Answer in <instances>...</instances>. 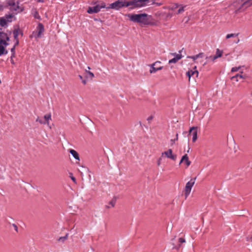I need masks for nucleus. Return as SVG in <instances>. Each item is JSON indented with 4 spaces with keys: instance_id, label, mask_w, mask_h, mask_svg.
<instances>
[{
    "instance_id": "603ef678",
    "label": "nucleus",
    "mask_w": 252,
    "mask_h": 252,
    "mask_svg": "<svg viewBox=\"0 0 252 252\" xmlns=\"http://www.w3.org/2000/svg\"><path fill=\"white\" fill-rule=\"evenodd\" d=\"M189 149H190V148H189V150H188V151H187V152H188V153H189Z\"/></svg>"
},
{
    "instance_id": "4d7b16f0",
    "label": "nucleus",
    "mask_w": 252,
    "mask_h": 252,
    "mask_svg": "<svg viewBox=\"0 0 252 252\" xmlns=\"http://www.w3.org/2000/svg\"><path fill=\"white\" fill-rule=\"evenodd\" d=\"M0 83H1V80H0Z\"/></svg>"
},
{
    "instance_id": "8fccbe9b",
    "label": "nucleus",
    "mask_w": 252,
    "mask_h": 252,
    "mask_svg": "<svg viewBox=\"0 0 252 252\" xmlns=\"http://www.w3.org/2000/svg\"><path fill=\"white\" fill-rule=\"evenodd\" d=\"M6 40H9V38L8 36H6Z\"/></svg>"
},
{
    "instance_id": "6ab92c4d",
    "label": "nucleus",
    "mask_w": 252,
    "mask_h": 252,
    "mask_svg": "<svg viewBox=\"0 0 252 252\" xmlns=\"http://www.w3.org/2000/svg\"><path fill=\"white\" fill-rule=\"evenodd\" d=\"M70 154L74 157V158L77 160H79V156L78 153L73 149L69 150Z\"/></svg>"
},
{
    "instance_id": "ddd939ff",
    "label": "nucleus",
    "mask_w": 252,
    "mask_h": 252,
    "mask_svg": "<svg viewBox=\"0 0 252 252\" xmlns=\"http://www.w3.org/2000/svg\"><path fill=\"white\" fill-rule=\"evenodd\" d=\"M172 54L174 55L175 57L169 60V63H175L182 58V56L181 54H176V53H173Z\"/></svg>"
},
{
    "instance_id": "79ce46f5",
    "label": "nucleus",
    "mask_w": 252,
    "mask_h": 252,
    "mask_svg": "<svg viewBox=\"0 0 252 252\" xmlns=\"http://www.w3.org/2000/svg\"><path fill=\"white\" fill-rule=\"evenodd\" d=\"M172 16V14L168 13L167 15V17L171 18Z\"/></svg>"
},
{
    "instance_id": "e433bc0d",
    "label": "nucleus",
    "mask_w": 252,
    "mask_h": 252,
    "mask_svg": "<svg viewBox=\"0 0 252 252\" xmlns=\"http://www.w3.org/2000/svg\"><path fill=\"white\" fill-rule=\"evenodd\" d=\"M19 42L18 39L15 40V43L14 45H13V46H15L16 47V46L19 44Z\"/></svg>"
},
{
    "instance_id": "72a5a7b5",
    "label": "nucleus",
    "mask_w": 252,
    "mask_h": 252,
    "mask_svg": "<svg viewBox=\"0 0 252 252\" xmlns=\"http://www.w3.org/2000/svg\"><path fill=\"white\" fill-rule=\"evenodd\" d=\"M12 226L14 227V230L17 232H18V227L15 224H12Z\"/></svg>"
},
{
    "instance_id": "423d86ee",
    "label": "nucleus",
    "mask_w": 252,
    "mask_h": 252,
    "mask_svg": "<svg viewBox=\"0 0 252 252\" xmlns=\"http://www.w3.org/2000/svg\"><path fill=\"white\" fill-rule=\"evenodd\" d=\"M196 178H191L189 181L186 185L185 189V195L187 198L189 194L191 189L195 183Z\"/></svg>"
},
{
    "instance_id": "4468645a",
    "label": "nucleus",
    "mask_w": 252,
    "mask_h": 252,
    "mask_svg": "<svg viewBox=\"0 0 252 252\" xmlns=\"http://www.w3.org/2000/svg\"><path fill=\"white\" fill-rule=\"evenodd\" d=\"M196 127H192L189 129V133H191L192 130H193L192 135V141L195 142L197 138V131L196 130Z\"/></svg>"
},
{
    "instance_id": "a19ab883",
    "label": "nucleus",
    "mask_w": 252,
    "mask_h": 252,
    "mask_svg": "<svg viewBox=\"0 0 252 252\" xmlns=\"http://www.w3.org/2000/svg\"><path fill=\"white\" fill-rule=\"evenodd\" d=\"M71 180H72L74 183H75V182H76V179H75V177H71Z\"/></svg>"
},
{
    "instance_id": "412c9836",
    "label": "nucleus",
    "mask_w": 252,
    "mask_h": 252,
    "mask_svg": "<svg viewBox=\"0 0 252 252\" xmlns=\"http://www.w3.org/2000/svg\"><path fill=\"white\" fill-rule=\"evenodd\" d=\"M203 55H204L203 53H199V54L195 55L194 56L188 57V58L192 59L193 61H195L199 58H202L203 57Z\"/></svg>"
},
{
    "instance_id": "9b49d317",
    "label": "nucleus",
    "mask_w": 252,
    "mask_h": 252,
    "mask_svg": "<svg viewBox=\"0 0 252 252\" xmlns=\"http://www.w3.org/2000/svg\"><path fill=\"white\" fill-rule=\"evenodd\" d=\"M161 155L162 156L164 155L166 158L173 160H175L176 159V156L172 154V150L171 149H169L167 151L162 153Z\"/></svg>"
},
{
    "instance_id": "7c9ffc66",
    "label": "nucleus",
    "mask_w": 252,
    "mask_h": 252,
    "mask_svg": "<svg viewBox=\"0 0 252 252\" xmlns=\"http://www.w3.org/2000/svg\"><path fill=\"white\" fill-rule=\"evenodd\" d=\"M116 199H112V200H111L109 202V204H110L111 205V207H114L115 206V204L116 203Z\"/></svg>"
},
{
    "instance_id": "a878e982",
    "label": "nucleus",
    "mask_w": 252,
    "mask_h": 252,
    "mask_svg": "<svg viewBox=\"0 0 252 252\" xmlns=\"http://www.w3.org/2000/svg\"><path fill=\"white\" fill-rule=\"evenodd\" d=\"M68 238V234H66L64 236L60 237L58 239V241L63 242L65 240H66Z\"/></svg>"
},
{
    "instance_id": "aec40b11",
    "label": "nucleus",
    "mask_w": 252,
    "mask_h": 252,
    "mask_svg": "<svg viewBox=\"0 0 252 252\" xmlns=\"http://www.w3.org/2000/svg\"><path fill=\"white\" fill-rule=\"evenodd\" d=\"M245 5L246 9L252 5V0H243V2L242 4Z\"/></svg>"
},
{
    "instance_id": "5701e85b",
    "label": "nucleus",
    "mask_w": 252,
    "mask_h": 252,
    "mask_svg": "<svg viewBox=\"0 0 252 252\" xmlns=\"http://www.w3.org/2000/svg\"><path fill=\"white\" fill-rule=\"evenodd\" d=\"M44 118L45 120L46 124H49V121L51 120V114L49 113L44 116Z\"/></svg>"
},
{
    "instance_id": "f8f14e48",
    "label": "nucleus",
    "mask_w": 252,
    "mask_h": 252,
    "mask_svg": "<svg viewBox=\"0 0 252 252\" xmlns=\"http://www.w3.org/2000/svg\"><path fill=\"white\" fill-rule=\"evenodd\" d=\"M222 54V51L220 50L219 49H217L215 56H211L209 57H206V59L207 60L210 59L212 61H214L216 59H218V58L221 57Z\"/></svg>"
},
{
    "instance_id": "f03ea898",
    "label": "nucleus",
    "mask_w": 252,
    "mask_h": 252,
    "mask_svg": "<svg viewBox=\"0 0 252 252\" xmlns=\"http://www.w3.org/2000/svg\"><path fill=\"white\" fill-rule=\"evenodd\" d=\"M127 16L129 18L130 21L139 23L142 26L147 25L154 26L156 25L154 22L151 21L152 16L148 15L145 13L132 14H127Z\"/></svg>"
},
{
    "instance_id": "cd10ccee",
    "label": "nucleus",
    "mask_w": 252,
    "mask_h": 252,
    "mask_svg": "<svg viewBox=\"0 0 252 252\" xmlns=\"http://www.w3.org/2000/svg\"><path fill=\"white\" fill-rule=\"evenodd\" d=\"M10 50H11V52L12 57H15V47L13 46L12 48H11Z\"/></svg>"
},
{
    "instance_id": "2f4dec72",
    "label": "nucleus",
    "mask_w": 252,
    "mask_h": 252,
    "mask_svg": "<svg viewBox=\"0 0 252 252\" xmlns=\"http://www.w3.org/2000/svg\"><path fill=\"white\" fill-rule=\"evenodd\" d=\"M87 73L92 79L94 77V74L91 71H87Z\"/></svg>"
},
{
    "instance_id": "a211bd4d",
    "label": "nucleus",
    "mask_w": 252,
    "mask_h": 252,
    "mask_svg": "<svg viewBox=\"0 0 252 252\" xmlns=\"http://www.w3.org/2000/svg\"><path fill=\"white\" fill-rule=\"evenodd\" d=\"M19 34L23 35V32L20 31L19 29H15L13 31V37L15 40L18 39V36Z\"/></svg>"
},
{
    "instance_id": "dca6fc26",
    "label": "nucleus",
    "mask_w": 252,
    "mask_h": 252,
    "mask_svg": "<svg viewBox=\"0 0 252 252\" xmlns=\"http://www.w3.org/2000/svg\"><path fill=\"white\" fill-rule=\"evenodd\" d=\"M184 161H185V163L187 167H188L190 165L191 162L189 160V157H188L187 154H185V155H184L182 157V158L180 161V164H181Z\"/></svg>"
},
{
    "instance_id": "39448f33",
    "label": "nucleus",
    "mask_w": 252,
    "mask_h": 252,
    "mask_svg": "<svg viewBox=\"0 0 252 252\" xmlns=\"http://www.w3.org/2000/svg\"><path fill=\"white\" fill-rule=\"evenodd\" d=\"M243 0H236L232 3L236 14L244 11L246 10L245 5H242Z\"/></svg>"
},
{
    "instance_id": "a18cd8bd",
    "label": "nucleus",
    "mask_w": 252,
    "mask_h": 252,
    "mask_svg": "<svg viewBox=\"0 0 252 252\" xmlns=\"http://www.w3.org/2000/svg\"><path fill=\"white\" fill-rule=\"evenodd\" d=\"M178 133H177L176 135L175 139L174 140V141L178 140Z\"/></svg>"
},
{
    "instance_id": "1a4fd4ad",
    "label": "nucleus",
    "mask_w": 252,
    "mask_h": 252,
    "mask_svg": "<svg viewBox=\"0 0 252 252\" xmlns=\"http://www.w3.org/2000/svg\"><path fill=\"white\" fill-rule=\"evenodd\" d=\"M158 63H160V62L157 61L155 63L149 65V66L150 67V73H156L157 71L161 70L163 68V67L162 66L156 67L155 66Z\"/></svg>"
},
{
    "instance_id": "3c124183",
    "label": "nucleus",
    "mask_w": 252,
    "mask_h": 252,
    "mask_svg": "<svg viewBox=\"0 0 252 252\" xmlns=\"http://www.w3.org/2000/svg\"><path fill=\"white\" fill-rule=\"evenodd\" d=\"M91 69L90 67L88 66V69Z\"/></svg>"
},
{
    "instance_id": "f3484780",
    "label": "nucleus",
    "mask_w": 252,
    "mask_h": 252,
    "mask_svg": "<svg viewBox=\"0 0 252 252\" xmlns=\"http://www.w3.org/2000/svg\"><path fill=\"white\" fill-rule=\"evenodd\" d=\"M246 78V76L242 75L241 74H237L235 76H232L231 78L232 80L235 81L236 82H238L240 79H245Z\"/></svg>"
},
{
    "instance_id": "49530a36",
    "label": "nucleus",
    "mask_w": 252,
    "mask_h": 252,
    "mask_svg": "<svg viewBox=\"0 0 252 252\" xmlns=\"http://www.w3.org/2000/svg\"><path fill=\"white\" fill-rule=\"evenodd\" d=\"M38 2H43L44 1V0H37Z\"/></svg>"
},
{
    "instance_id": "c03bdc74",
    "label": "nucleus",
    "mask_w": 252,
    "mask_h": 252,
    "mask_svg": "<svg viewBox=\"0 0 252 252\" xmlns=\"http://www.w3.org/2000/svg\"><path fill=\"white\" fill-rule=\"evenodd\" d=\"M78 77H79V79H80V80H82L83 79V77H82V75H78Z\"/></svg>"
},
{
    "instance_id": "c756f323",
    "label": "nucleus",
    "mask_w": 252,
    "mask_h": 252,
    "mask_svg": "<svg viewBox=\"0 0 252 252\" xmlns=\"http://www.w3.org/2000/svg\"><path fill=\"white\" fill-rule=\"evenodd\" d=\"M241 67L240 66H238V67H233L231 68V72H236V71H238L240 69Z\"/></svg>"
},
{
    "instance_id": "393cba45",
    "label": "nucleus",
    "mask_w": 252,
    "mask_h": 252,
    "mask_svg": "<svg viewBox=\"0 0 252 252\" xmlns=\"http://www.w3.org/2000/svg\"><path fill=\"white\" fill-rule=\"evenodd\" d=\"M185 7H186V6H180V8L178 9V10L176 12H175V13L176 14H179L183 12L185 10L184 8Z\"/></svg>"
},
{
    "instance_id": "0eeeda50",
    "label": "nucleus",
    "mask_w": 252,
    "mask_h": 252,
    "mask_svg": "<svg viewBox=\"0 0 252 252\" xmlns=\"http://www.w3.org/2000/svg\"><path fill=\"white\" fill-rule=\"evenodd\" d=\"M13 15L12 14L6 15L5 17H1L0 18V26L3 27H7V22H11L12 21V18Z\"/></svg>"
},
{
    "instance_id": "f704fd0d",
    "label": "nucleus",
    "mask_w": 252,
    "mask_h": 252,
    "mask_svg": "<svg viewBox=\"0 0 252 252\" xmlns=\"http://www.w3.org/2000/svg\"><path fill=\"white\" fill-rule=\"evenodd\" d=\"M14 58V57H12V55H11V56H10V62H11V63L12 64H15V62H14V60H13V58Z\"/></svg>"
},
{
    "instance_id": "58836bf2",
    "label": "nucleus",
    "mask_w": 252,
    "mask_h": 252,
    "mask_svg": "<svg viewBox=\"0 0 252 252\" xmlns=\"http://www.w3.org/2000/svg\"><path fill=\"white\" fill-rule=\"evenodd\" d=\"M2 35H5V36H6V34L5 33H3V32H0V36H2V37H4V36H2Z\"/></svg>"
},
{
    "instance_id": "37998d69",
    "label": "nucleus",
    "mask_w": 252,
    "mask_h": 252,
    "mask_svg": "<svg viewBox=\"0 0 252 252\" xmlns=\"http://www.w3.org/2000/svg\"><path fill=\"white\" fill-rule=\"evenodd\" d=\"M240 42V39L239 38H237V39L234 41V43L236 44Z\"/></svg>"
},
{
    "instance_id": "c9c22d12",
    "label": "nucleus",
    "mask_w": 252,
    "mask_h": 252,
    "mask_svg": "<svg viewBox=\"0 0 252 252\" xmlns=\"http://www.w3.org/2000/svg\"><path fill=\"white\" fill-rule=\"evenodd\" d=\"M153 116H149V117H148V118H147V121H148L149 122H150V121H151V120H153Z\"/></svg>"
},
{
    "instance_id": "6e6d98bb",
    "label": "nucleus",
    "mask_w": 252,
    "mask_h": 252,
    "mask_svg": "<svg viewBox=\"0 0 252 252\" xmlns=\"http://www.w3.org/2000/svg\"><path fill=\"white\" fill-rule=\"evenodd\" d=\"M149 0H149L147 2L146 4H147V3L149 2Z\"/></svg>"
},
{
    "instance_id": "de8ad7c7",
    "label": "nucleus",
    "mask_w": 252,
    "mask_h": 252,
    "mask_svg": "<svg viewBox=\"0 0 252 252\" xmlns=\"http://www.w3.org/2000/svg\"><path fill=\"white\" fill-rule=\"evenodd\" d=\"M3 9V6L2 5H0V11L2 10Z\"/></svg>"
},
{
    "instance_id": "4be33fe9",
    "label": "nucleus",
    "mask_w": 252,
    "mask_h": 252,
    "mask_svg": "<svg viewBox=\"0 0 252 252\" xmlns=\"http://www.w3.org/2000/svg\"><path fill=\"white\" fill-rule=\"evenodd\" d=\"M32 15L34 18L39 20H41V17L37 10H35L32 12Z\"/></svg>"
},
{
    "instance_id": "09e8293b",
    "label": "nucleus",
    "mask_w": 252,
    "mask_h": 252,
    "mask_svg": "<svg viewBox=\"0 0 252 252\" xmlns=\"http://www.w3.org/2000/svg\"><path fill=\"white\" fill-rule=\"evenodd\" d=\"M156 3V4H157V5H160L161 4V3H158V2H157V3Z\"/></svg>"
},
{
    "instance_id": "20e7f679",
    "label": "nucleus",
    "mask_w": 252,
    "mask_h": 252,
    "mask_svg": "<svg viewBox=\"0 0 252 252\" xmlns=\"http://www.w3.org/2000/svg\"><path fill=\"white\" fill-rule=\"evenodd\" d=\"M93 6H90L87 9L89 14L96 13L99 12L102 8H105L106 5L104 2H95Z\"/></svg>"
},
{
    "instance_id": "b1692460",
    "label": "nucleus",
    "mask_w": 252,
    "mask_h": 252,
    "mask_svg": "<svg viewBox=\"0 0 252 252\" xmlns=\"http://www.w3.org/2000/svg\"><path fill=\"white\" fill-rule=\"evenodd\" d=\"M239 34V33H229V34H227L226 35V39H228V38H231V37H237Z\"/></svg>"
},
{
    "instance_id": "ea45409f",
    "label": "nucleus",
    "mask_w": 252,
    "mask_h": 252,
    "mask_svg": "<svg viewBox=\"0 0 252 252\" xmlns=\"http://www.w3.org/2000/svg\"><path fill=\"white\" fill-rule=\"evenodd\" d=\"M82 83H83L84 85H86V83H87V81L85 79H83L82 80Z\"/></svg>"
},
{
    "instance_id": "c85d7f7f",
    "label": "nucleus",
    "mask_w": 252,
    "mask_h": 252,
    "mask_svg": "<svg viewBox=\"0 0 252 252\" xmlns=\"http://www.w3.org/2000/svg\"><path fill=\"white\" fill-rule=\"evenodd\" d=\"M179 5L177 3L174 4L173 5L170 7V9L173 11H174L177 8L179 7Z\"/></svg>"
},
{
    "instance_id": "bb28decb",
    "label": "nucleus",
    "mask_w": 252,
    "mask_h": 252,
    "mask_svg": "<svg viewBox=\"0 0 252 252\" xmlns=\"http://www.w3.org/2000/svg\"><path fill=\"white\" fill-rule=\"evenodd\" d=\"M36 122L39 123L40 124H45L46 122L43 121L42 119H40L39 117H38L36 119Z\"/></svg>"
},
{
    "instance_id": "6e6552de",
    "label": "nucleus",
    "mask_w": 252,
    "mask_h": 252,
    "mask_svg": "<svg viewBox=\"0 0 252 252\" xmlns=\"http://www.w3.org/2000/svg\"><path fill=\"white\" fill-rule=\"evenodd\" d=\"M36 29L38 31L37 33L35 35H34V32H33L32 35L35 38H40L42 36V35L44 31V27L43 25L41 23H39L36 27Z\"/></svg>"
},
{
    "instance_id": "2eb2a0df",
    "label": "nucleus",
    "mask_w": 252,
    "mask_h": 252,
    "mask_svg": "<svg viewBox=\"0 0 252 252\" xmlns=\"http://www.w3.org/2000/svg\"><path fill=\"white\" fill-rule=\"evenodd\" d=\"M198 71L197 70H189L187 73L186 75L189 77V80H190V79L192 76L193 75H195L196 77H197L198 75Z\"/></svg>"
},
{
    "instance_id": "864d4df0",
    "label": "nucleus",
    "mask_w": 252,
    "mask_h": 252,
    "mask_svg": "<svg viewBox=\"0 0 252 252\" xmlns=\"http://www.w3.org/2000/svg\"><path fill=\"white\" fill-rule=\"evenodd\" d=\"M87 71H90L89 70H86V72L87 73Z\"/></svg>"
},
{
    "instance_id": "473e14b6",
    "label": "nucleus",
    "mask_w": 252,
    "mask_h": 252,
    "mask_svg": "<svg viewBox=\"0 0 252 252\" xmlns=\"http://www.w3.org/2000/svg\"><path fill=\"white\" fill-rule=\"evenodd\" d=\"M178 242L180 243H185L186 242V240L184 238H179V239H178Z\"/></svg>"
},
{
    "instance_id": "f257e3e1",
    "label": "nucleus",
    "mask_w": 252,
    "mask_h": 252,
    "mask_svg": "<svg viewBox=\"0 0 252 252\" xmlns=\"http://www.w3.org/2000/svg\"><path fill=\"white\" fill-rule=\"evenodd\" d=\"M149 0H118L111 3L106 8L118 10L121 8L128 7L130 10L140 8L146 5Z\"/></svg>"
},
{
    "instance_id": "9d476101",
    "label": "nucleus",
    "mask_w": 252,
    "mask_h": 252,
    "mask_svg": "<svg viewBox=\"0 0 252 252\" xmlns=\"http://www.w3.org/2000/svg\"><path fill=\"white\" fill-rule=\"evenodd\" d=\"M2 44L5 46H7L8 43L3 39L0 40V56L3 54H7V51L5 50L4 47L2 46Z\"/></svg>"
},
{
    "instance_id": "7ed1b4c3",
    "label": "nucleus",
    "mask_w": 252,
    "mask_h": 252,
    "mask_svg": "<svg viewBox=\"0 0 252 252\" xmlns=\"http://www.w3.org/2000/svg\"><path fill=\"white\" fill-rule=\"evenodd\" d=\"M7 5L10 6V10L15 14L21 13L24 10V7L23 6H19V2H17L16 3L15 0H8Z\"/></svg>"
},
{
    "instance_id": "4c0bfd02",
    "label": "nucleus",
    "mask_w": 252,
    "mask_h": 252,
    "mask_svg": "<svg viewBox=\"0 0 252 252\" xmlns=\"http://www.w3.org/2000/svg\"><path fill=\"white\" fill-rule=\"evenodd\" d=\"M161 160V158H160L158 159V162H157V164L158 166L160 165V160Z\"/></svg>"
},
{
    "instance_id": "5fc2aeb1",
    "label": "nucleus",
    "mask_w": 252,
    "mask_h": 252,
    "mask_svg": "<svg viewBox=\"0 0 252 252\" xmlns=\"http://www.w3.org/2000/svg\"><path fill=\"white\" fill-rule=\"evenodd\" d=\"M251 241H252V236L251 237Z\"/></svg>"
}]
</instances>
